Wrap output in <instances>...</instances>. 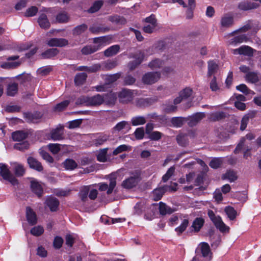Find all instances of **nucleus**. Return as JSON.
<instances>
[{"mask_svg":"<svg viewBox=\"0 0 261 261\" xmlns=\"http://www.w3.org/2000/svg\"><path fill=\"white\" fill-rule=\"evenodd\" d=\"M116 99V94L110 93L104 95L96 94L92 97H82L79 99L80 101H77L76 103L89 106H97L101 105L104 101L108 103H113Z\"/></svg>","mask_w":261,"mask_h":261,"instance_id":"1","label":"nucleus"},{"mask_svg":"<svg viewBox=\"0 0 261 261\" xmlns=\"http://www.w3.org/2000/svg\"><path fill=\"white\" fill-rule=\"evenodd\" d=\"M150 209L151 211V214H149L148 212H147L145 215V218L148 220H151L154 218L158 209H159L160 214L162 215L171 214L174 212L173 209L168 206L165 203L162 202H160L159 204H152L151 205Z\"/></svg>","mask_w":261,"mask_h":261,"instance_id":"2","label":"nucleus"},{"mask_svg":"<svg viewBox=\"0 0 261 261\" xmlns=\"http://www.w3.org/2000/svg\"><path fill=\"white\" fill-rule=\"evenodd\" d=\"M208 216L211 220L213 222L215 227L221 232H228L229 231V227L227 226L223 221L222 218L218 215H216L214 212L209 210L207 213Z\"/></svg>","mask_w":261,"mask_h":261,"instance_id":"3","label":"nucleus"},{"mask_svg":"<svg viewBox=\"0 0 261 261\" xmlns=\"http://www.w3.org/2000/svg\"><path fill=\"white\" fill-rule=\"evenodd\" d=\"M119 174L118 173H113L110 174L108 178L110 181L109 186L107 184L103 182L99 183V190L101 191L107 190V194H111L116 185V180Z\"/></svg>","mask_w":261,"mask_h":261,"instance_id":"4","label":"nucleus"},{"mask_svg":"<svg viewBox=\"0 0 261 261\" xmlns=\"http://www.w3.org/2000/svg\"><path fill=\"white\" fill-rule=\"evenodd\" d=\"M0 176L13 185L18 184L17 179L11 172L8 165L3 163H0Z\"/></svg>","mask_w":261,"mask_h":261,"instance_id":"5","label":"nucleus"},{"mask_svg":"<svg viewBox=\"0 0 261 261\" xmlns=\"http://www.w3.org/2000/svg\"><path fill=\"white\" fill-rule=\"evenodd\" d=\"M145 24L143 28L144 32L151 34L154 32L158 27L157 20L153 14H151L145 19Z\"/></svg>","mask_w":261,"mask_h":261,"instance_id":"6","label":"nucleus"},{"mask_svg":"<svg viewBox=\"0 0 261 261\" xmlns=\"http://www.w3.org/2000/svg\"><path fill=\"white\" fill-rule=\"evenodd\" d=\"M103 42L104 38H95L94 39V43L95 45H87L82 49L81 51L84 55H89L93 53L100 48Z\"/></svg>","mask_w":261,"mask_h":261,"instance_id":"7","label":"nucleus"},{"mask_svg":"<svg viewBox=\"0 0 261 261\" xmlns=\"http://www.w3.org/2000/svg\"><path fill=\"white\" fill-rule=\"evenodd\" d=\"M140 181L139 176L137 173H132L130 175L124 179L121 183L122 188L130 189L135 187Z\"/></svg>","mask_w":261,"mask_h":261,"instance_id":"8","label":"nucleus"},{"mask_svg":"<svg viewBox=\"0 0 261 261\" xmlns=\"http://www.w3.org/2000/svg\"><path fill=\"white\" fill-rule=\"evenodd\" d=\"M161 77L160 72H148L142 77V81L144 84L152 85L157 82Z\"/></svg>","mask_w":261,"mask_h":261,"instance_id":"9","label":"nucleus"},{"mask_svg":"<svg viewBox=\"0 0 261 261\" xmlns=\"http://www.w3.org/2000/svg\"><path fill=\"white\" fill-rule=\"evenodd\" d=\"M196 251L199 254H201L203 258H205V260H210L212 258V253L210 250L209 245L205 242L200 243L196 249Z\"/></svg>","mask_w":261,"mask_h":261,"instance_id":"10","label":"nucleus"},{"mask_svg":"<svg viewBox=\"0 0 261 261\" xmlns=\"http://www.w3.org/2000/svg\"><path fill=\"white\" fill-rule=\"evenodd\" d=\"M133 57L135 60L133 61L130 62L128 65V68L130 70L135 69L141 63L144 58V54L141 51H138L133 55Z\"/></svg>","mask_w":261,"mask_h":261,"instance_id":"11","label":"nucleus"},{"mask_svg":"<svg viewBox=\"0 0 261 261\" xmlns=\"http://www.w3.org/2000/svg\"><path fill=\"white\" fill-rule=\"evenodd\" d=\"M23 115L25 120L30 123H38L42 117L41 113L37 112L33 113H25Z\"/></svg>","mask_w":261,"mask_h":261,"instance_id":"12","label":"nucleus"},{"mask_svg":"<svg viewBox=\"0 0 261 261\" xmlns=\"http://www.w3.org/2000/svg\"><path fill=\"white\" fill-rule=\"evenodd\" d=\"M232 51L234 55L240 54L247 56H252L253 54V49L246 45H243L239 48L233 49Z\"/></svg>","mask_w":261,"mask_h":261,"instance_id":"13","label":"nucleus"},{"mask_svg":"<svg viewBox=\"0 0 261 261\" xmlns=\"http://www.w3.org/2000/svg\"><path fill=\"white\" fill-rule=\"evenodd\" d=\"M170 187L165 186L154 189L152 193V198L154 201H158L161 199L165 192L168 191V189Z\"/></svg>","mask_w":261,"mask_h":261,"instance_id":"14","label":"nucleus"},{"mask_svg":"<svg viewBox=\"0 0 261 261\" xmlns=\"http://www.w3.org/2000/svg\"><path fill=\"white\" fill-rule=\"evenodd\" d=\"M119 98L121 102L127 103L133 99V94L131 90L123 89L119 93Z\"/></svg>","mask_w":261,"mask_h":261,"instance_id":"15","label":"nucleus"},{"mask_svg":"<svg viewBox=\"0 0 261 261\" xmlns=\"http://www.w3.org/2000/svg\"><path fill=\"white\" fill-rule=\"evenodd\" d=\"M63 128L60 127L51 130L49 133V137L54 141H59L63 139Z\"/></svg>","mask_w":261,"mask_h":261,"instance_id":"16","label":"nucleus"},{"mask_svg":"<svg viewBox=\"0 0 261 261\" xmlns=\"http://www.w3.org/2000/svg\"><path fill=\"white\" fill-rule=\"evenodd\" d=\"M49 46L63 47L68 44V41L64 38H52L47 41Z\"/></svg>","mask_w":261,"mask_h":261,"instance_id":"17","label":"nucleus"},{"mask_svg":"<svg viewBox=\"0 0 261 261\" xmlns=\"http://www.w3.org/2000/svg\"><path fill=\"white\" fill-rule=\"evenodd\" d=\"M189 218L187 216L184 215L180 221L179 225L175 228V231L178 235L181 234L187 229L189 225Z\"/></svg>","mask_w":261,"mask_h":261,"instance_id":"18","label":"nucleus"},{"mask_svg":"<svg viewBox=\"0 0 261 261\" xmlns=\"http://www.w3.org/2000/svg\"><path fill=\"white\" fill-rule=\"evenodd\" d=\"M26 216L28 222L30 225H35L37 222V218L35 213L30 207L26 208Z\"/></svg>","mask_w":261,"mask_h":261,"instance_id":"19","label":"nucleus"},{"mask_svg":"<svg viewBox=\"0 0 261 261\" xmlns=\"http://www.w3.org/2000/svg\"><path fill=\"white\" fill-rule=\"evenodd\" d=\"M31 188L33 192L40 197L43 192V189L41 185L36 180L31 181Z\"/></svg>","mask_w":261,"mask_h":261,"instance_id":"20","label":"nucleus"},{"mask_svg":"<svg viewBox=\"0 0 261 261\" xmlns=\"http://www.w3.org/2000/svg\"><path fill=\"white\" fill-rule=\"evenodd\" d=\"M28 163L31 168L35 169L38 171H41L43 170V168L41 163L33 157L28 158Z\"/></svg>","mask_w":261,"mask_h":261,"instance_id":"21","label":"nucleus"},{"mask_svg":"<svg viewBox=\"0 0 261 261\" xmlns=\"http://www.w3.org/2000/svg\"><path fill=\"white\" fill-rule=\"evenodd\" d=\"M205 117L204 113H197L190 117L188 124L190 126L195 125Z\"/></svg>","mask_w":261,"mask_h":261,"instance_id":"22","label":"nucleus"},{"mask_svg":"<svg viewBox=\"0 0 261 261\" xmlns=\"http://www.w3.org/2000/svg\"><path fill=\"white\" fill-rule=\"evenodd\" d=\"M204 223V220L202 218H196L192 223L191 228L192 230L195 232H198L200 231Z\"/></svg>","mask_w":261,"mask_h":261,"instance_id":"23","label":"nucleus"},{"mask_svg":"<svg viewBox=\"0 0 261 261\" xmlns=\"http://www.w3.org/2000/svg\"><path fill=\"white\" fill-rule=\"evenodd\" d=\"M46 204L52 212L57 210L59 202L56 198L48 197L46 200Z\"/></svg>","mask_w":261,"mask_h":261,"instance_id":"24","label":"nucleus"},{"mask_svg":"<svg viewBox=\"0 0 261 261\" xmlns=\"http://www.w3.org/2000/svg\"><path fill=\"white\" fill-rule=\"evenodd\" d=\"M255 138L254 135L252 133L247 134L244 138H243L238 145L237 146L234 152L235 153H238L243 147L245 143V139L251 140Z\"/></svg>","mask_w":261,"mask_h":261,"instance_id":"25","label":"nucleus"},{"mask_svg":"<svg viewBox=\"0 0 261 261\" xmlns=\"http://www.w3.org/2000/svg\"><path fill=\"white\" fill-rule=\"evenodd\" d=\"M90 186H84L81 188L79 193V196L82 202L87 201Z\"/></svg>","mask_w":261,"mask_h":261,"instance_id":"26","label":"nucleus"},{"mask_svg":"<svg viewBox=\"0 0 261 261\" xmlns=\"http://www.w3.org/2000/svg\"><path fill=\"white\" fill-rule=\"evenodd\" d=\"M218 70V64L213 60L208 62L207 75L210 76L217 72Z\"/></svg>","mask_w":261,"mask_h":261,"instance_id":"27","label":"nucleus"},{"mask_svg":"<svg viewBox=\"0 0 261 261\" xmlns=\"http://www.w3.org/2000/svg\"><path fill=\"white\" fill-rule=\"evenodd\" d=\"M12 136L14 141L20 142L27 137L28 134L23 131L19 130L12 133Z\"/></svg>","mask_w":261,"mask_h":261,"instance_id":"28","label":"nucleus"},{"mask_svg":"<svg viewBox=\"0 0 261 261\" xmlns=\"http://www.w3.org/2000/svg\"><path fill=\"white\" fill-rule=\"evenodd\" d=\"M38 23L42 28L47 29L50 27V23L47 19V16L44 14L40 15L38 18Z\"/></svg>","mask_w":261,"mask_h":261,"instance_id":"29","label":"nucleus"},{"mask_svg":"<svg viewBox=\"0 0 261 261\" xmlns=\"http://www.w3.org/2000/svg\"><path fill=\"white\" fill-rule=\"evenodd\" d=\"M13 171L16 176H22L25 173L23 166L17 163L13 164Z\"/></svg>","mask_w":261,"mask_h":261,"instance_id":"30","label":"nucleus"},{"mask_svg":"<svg viewBox=\"0 0 261 261\" xmlns=\"http://www.w3.org/2000/svg\"><path fill=\"white\" fill-rule=\"evenodd\" d=\"M18 91V85L15 83H10L7 88V94L8 96H13Z\"/></svg>","mask_w":261,"mask_h":261,"instance_id":"31","label":"nucleus"},{"mask_svg":"<svg viewBox=\"0 0 261 261\" xmlns=\"http://www.w3.org/2000/svg\"><path fill=\"white\" fill-rule=\"evenodd\" d=\"M88 29V26L85 24H82L75 27L72 30V34L74 36H80L84 33Z\"/></svg>","mask_w":261,"mask_h":261,"instance_id":"32","label":"nucleus"},{"mask_svg":"<svg viewBox=\"0 0 261 261\" xmlns=\"http://www.w3.org/2000/svg\"><path fill=\"white\" fill-rule=\"evenodd\" d=\"M224 212L230 220H234L237 216V211L230 206H226L224 208Z\"/></svg>","mask_w":261,"mask_h":261,"instance_id":"33","label":"nucleus"},{"mask_svg":"<svg viewBox=\"0 0 261 261\" xmlns=\"http://www.w3.org/2000/svg\"><path fill=\"white\" fill-rule=\"evenodd\" d=\"M130 128V125L128 122L122 121L118 123L113 128L114 132H119L124 129L127 130Z\"/></svg>","mask_w":261,"mask_h":261,"instance_id":"34","label":"nucleus"},{"mask_svg":"<svg viewBox=\"0 0 261 261\" xmlns=\"http://www.w3.org/2000/svg\"><path fill=\"white\" fill-rule=\"evenodd\" d=\"M184 216L181 214L172 215L169 219V225L171 226H173L178 224Z\"/></svg>","mask_w":261,"mask_h":261,"instance_id":"35","label":"nucleus"},{"mask_svg":"<svg viewBox=\"0 0 261 261\" xmlns=\"http://www.w3.org/2000/svg\"><path fill=\"white\" fill-rule=\"evenodd\" d=\"M119 49L120 47L119 45H113L105 51V55L107 57L113 56L118 53Z\"/></svg>","mask_w":261,"mask_h":261,"instance_id":"36","label":"nucleus"},{"mask_svg":"<svg viewBox=\"0 0 261 261\" xmlns=\"http://www.w3.org/2000/svg\"><path fill=\"white\" fill-rule=\"evenodd\" d=\"M87 75L85 73H79L77 74L74 78V82L76 85H83L86 81Z\"/></svg>","mask_w":261,"mask_h":261,"instance_id":"37","label":"nucleus"},{"mask_svg":"<svg viewBox=\"0 0 261 261\" xmlns=\"http://www.w3.org/2000/svg\"><path fill=\"white\" fill-rule=\"evenodd\" d=\"M100 68L99 64H94L90 67L88 66H79L77 70L79 71H86L89 72H94L98 71Z\"/></svg>","mask_w":261,"mask_h":261,"instance_id":"38","label":"nucleus"},{"mask_svg":"<svg viewBox=\"0 0 261 261\" xmlns=\"http://www.w3.org/2000/svg\"><path fill=\"white\" fill-rule=\"evenodd\" d=\"M109 20L117 24L122 25L126 23V20L123 17L118 15L111 16L109 17Z\"/></svg>","mask_w":261,"mask_h":261,"instance_id":"39","label":"nucleus"},{"mask_svg":"<svg viewBox=\"0 0 261 261\" xmlns=\"http://www.w3.org/2000/svg\"><path fill=\"white\" fill-rule=\"evenodd\" d=\"M58 53L59 50L57 48H51L42 53L41 56L44 59L50 58L57 55Z\"/></svg>","mask_w":261,"mask_h":261,"instance_id":"40","label":"nucleus"},{"mask_svg":"<svg viewBox=\"0 0 261 261\" xmlns=\"http://www.w3.org/2000/svg\"><path fill=\"white\" fill-rule=\"evenodd\" d=\"M248 38L245 35H239L232 38L230 41V44L236 45L238 43L246 42Z\"/></svg>","mask_w":261,"mask_h":261,"instance_id":"41","label":"nucleus"},{"mask_svg":"<svg viewBox=\"0 0 261 261\" xmlns=\"http://www.w3.org/2000/svg\"><path fill=\"white\" fill-rule=\"evenodd\" d=\"M245 77L247 81L251 83H256L259 80V76L257 73L253 72H248Z\"/></svg>","mask_w":261,"mask_h":261,"instance_id":"42","label":"nucleus"},{"mask_svg":"<svg viewBox=\"0 0 261 261\" xmlns=\"http://www.w3.org/2000/svg\"><path fill=\"white\" fill-rule=\"evenodd\" d=\"M64 167L66 170H72L76 168V163L72 159H67L63 163Z\"/></svg>","mask_w":261,"mask_h":261,"instance_id":"43","label":"nucleus"},{"mask_svg":"<svg viewBox=\"0 0 261 261\" xmlns=\"http://www.w3.org/2000/svg\"><path fill=\"white\" fill-rule=\"evenodd\" d=\"M186 118L181 117H173L171 119L172 125L176 127H181L184 123Z\"/></svg>","mask_w":261,"mask_h":261,"instance_id":"44","label":"nucleus"},{"mask_svg":"<svg viewBox=\"0 0 261 261\" xmlns=\"http://www.w3.org/2000/svg\"><path fill=\"white\" fill-rule=\"evenodd\" d=\"M233 23V18L230 16H224L221 20V25L224 28H228Z\"/></svg>","mask_w":261,"mask_h":261,"instance_id":"45","label":"nucleus"},{"mask_svg":"<svg viewBox=\"0 0 261 261\" xmlns=\"http://www.w3.org/2000/svg\"><path fill=\"white\" fill-rule=\"evenodd\" d=\"M89 30L93 33L97 34L99 33L106 32L109 30V29L100 25H93L89 28Z\"/></svg>","mask_w":261,"mask_h":261,"instance_id":"46","label":"nucleus"},{"mask_svg":"<svg viewBox=\"0 0 261 261\" xmlns=\"http://www.w3.org/2000/svg\"><path fill=\"white\" fill-rule=\"evenodd\" d=\"M107 148L99 150L97 154V159L98 161L105 162L107 161Z\"/></svg>","mask_w":261,"mask_h":261,"instance_id":"47","label":"nucleus"},{"mask_svg":"<svg viewBox=\"0 0 261 261\" xmlns=\"http://www.w3.org/2000/svg\"><path fill=\"white\" fill-rule=\"evenodd\" d=\"M223 179H227L230 182H233L237 179L236 173L233 171H228L222 177Z\"/></svg>","mask_w":261,"mask_h":261,"instance_id":"48","label":"nucleus"},{"mask_svg":"<svg viewBox=\"0 0 261 261\" xmlns=\"http://www.w3.org/2000/svg\"><path fill=\"white\" fill-rule=\"evenodd\" d=\"M131 121L132 123L134 126L144 124L146 122V120L143 116L134 117L132 118Z\"/></svg>","mask_w":261,"mask_h":261,"instance_id":"49","label":"nucleus"},{"mask_svg":"<svg viewBox=\"0 0 261 261\" xmlns=\"http://www.w3.org/2000/svg\"><path fill=\"white\" fill-rule=\"evenodd\" d=\"M163 65L162 61L159 59H155L152 60L148 64V66L152 69L161 68Z\"/></svg>","mask_w":261,"mask_h":261,"instance_id":"50","label":"nucleus"},{"mask_svg":"<svg viewBox=\"0 0 261 261\" xmlns=\"http://www.w3.org/2000/svg\"><path fill=\"white\" fill-rule=\"evenodd\" d=\"M120 76V74L119 73L107 75L105 78L106 84L108 86V85L116 81Z\"/></svg>","mask_w":261,"mask_h":261,"instance_id":"51","label":"nucleus"},{"mask_svg":"<svg viewBox=\"0 0 261 261\" xmlns=\"http://www.w3.org/2000/svg\"><path fill=\"white\" fill-rule=\"evenodd\" d=\"M103 5V2L99 1L95 2L91 8L88 10L90 13H94L98 11Z\"/></svg>","mask_w":261,"mask_h":261,"instance_id":"52","label":"nucleus"},{"mask_svg":"<svg viewBox=\"0 0 261 261\" xmlns=\"http://www.w3.org/2000/svg\"><path fill=\"white\" fill-rule=\"evenodd\" d=\"M44 232V229L41 226L38 225L32 228L31 230V233L34 236H40Z\"/></svg>","mask_w":261,"mask_h":261,"instance_id":"53","label":"nucleus"},{"mask_svg":"<svg viewBox=\"0 0 261 261\" xmlns=\"http://www.w3.org/2000/svg\"><path fill=\"white\" fill-rule=\"evenodd\" d=\"M69 17L67 13L62 12L58 14L56 16V20L60 23H64L68 21Z\"/></svg>","mask_w":261,"mask_h":261,"instance_id":"54","label":"nucleus"},{"mask_svg":"<svg viewBox=\"0 0 261 261\" xmlns=\"http://www.w3.org/2000/svg\"><path fill=\"white\" fill-rule=\"evenodd\" d=\"M130 149V147L126 145H121L118 146L113 152V155H116L118 154Z\"/></svg>","mask_w":261,"mask_h":261,"instance_id":"55","label":"nucleus"},{"mask_svg":"<svg viewBox=\"0 0 261 261\" xmlns=\"http://www.w3.org/2000/svg\"><path fill=\"white\" fill-rule=\"evenodd\" d=\"M237 89L245 94H254V92L249 90L245 84H241L237 86Z\"/></svg>","mask_w":261,"mask_h":261,"instance_id":"56","label":"nucleus"},{"mask_svg":"<svg viewBox=\"0 0 261 261\" xmlns=\"http://www.w3.org/2000/svg\"><path fill=\"white\" fill-rule=\"evenodd\" d=\"M69 101L68 100H64L57 104L54 109L55 111L60 112L64 110L69 105Z\"/></svg>","mask_w":261,"mask_h":261,"instance_id":"57","label":"nucleus"},{"mask_svg":"<svg viewBox=\"0 0 261 261\" xmlns=\"http://www.w3.org/2000/svg\"><path fill=\"white\" fill-rule=\"evenodd\" d=\"M39 153L42 158L49 163H53L54 159L48 153L46 152L42 148L39 149Z\"/></svg>","mask_w":261,"mask_h":261,"instance_id":"58","label":"nucleus"},{"mask_svg":"<svg viewBox=\"0 0 261 261\" xmlns=\"http://www.w3.org/2000/svg\"><path fill=\"white\" fill-rule=\"evenodd\" d=\"M222 163V159L221 158H214L209 164L211 167L217 169L220 166Z\"/></svg>","mask_w":261,"mask_h":261,"instance_id":"59","label":"nucleus"},{"mask_svg":"<svg viewBox=\"0 0 261 261\" xmlns=\"http://www.w3.org/2000/svg\"><path fill=\"white\" fill-rule=\"evenodd\" d=\"M47 147L53 154H57L60 150V145L59 144L50 143L47 145Z\"/></svg>","mask_w":261,"mask_h":261,"instance_id":"60","label":"nucleus"},{"mask_svg":"<svg viewBox=\"0 0 261 261\" xmlns=\"http://www.w3.org/2000/svg\"><path fill=\"white\" fill-rule=\"evenodd\" d=\"M179 94L184 99H186L192 95V90L190 88H186L181 91Z\"/></svg>","mask_w":261,"mask_h":261,"instance_id":"61","label":"nucleus"},{"mask_svg":"<svg viewBox=\"0 0 261 261\" xmlns=\"http://www.w3.org/2000/svg\"><path fill=\"white\" fill-rule=\"evenodd\" d=\"M210 89L212 91L216 92L219 90L220 88L217 82L216 76H214L210 83Z\"/></svg>","mask_w":261,"mask_h":261,"instance_id":"62","label":"nucleus"},{"mask_svg":"<svg viewBox=\"0 0 261 261\" xmlns=\"http://www.w3.org/2000/svg\"><path fill=\"white\" fill-rule=\"evenodd\" d=\"M37 12V8L35 6H32L27 10L24 15L27 17H32L35 15Z\"/></svg>","mask_w":261,"mask_h":261,"instance_id":"63","label":"nucleus"},{"mask_svg":"<svg viewBox=\"0 0 261 261\" xmlns=\"http://www.w3.org/2000/svg\"><path fill=\"white\" fill-rule=\"evenodd\" d=\"M175 171V168L171 167L167 171L166 173L163 176L162 180L164 182H166L170 177L173 175Z\"/></svg>","mask_w":261,"mask_h":261,"instance_id":"64","label":"nucleus"}]
</instances>
